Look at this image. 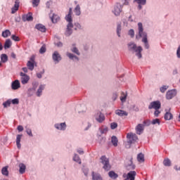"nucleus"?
Returning <instances> with one entry per match:
<instances>
[{"mask_svg":"<svg viewBox=\"0 0 180 180\" xmlns=\"http://www.w3.org/2000/svg\"><path fill=\"white\" fill-rule=\"evenodd\" d=\"M52 58L55 63H58L59 61H61V56H60V53H58V51H55L53 54L52 55Z\"/></svg>","mask_w":180,"mask_h":180,"instance_id":"obj_13","label":"nucleus"},{"mask_svg":"<svg viewBox=\"0 0 180 180\" xmlns=\"http://www.w3.org/2000/svg\"><path fill=\"white\" fill-rule=\"evenodd\" d=\"M11 103H13V105H19V99L18 98H14L11 101Z\"/></svg>","mask_w":180,"mask_h":180,"instance_id":"obj_49","label":"nucleus"},{"mask_svg":"<svg viewBox=\"0 0 180 180\" xmlns=\"http://www.w3.org/2000/svg\"><path fill=\"white\" fill-rule=\"evenodd\" d=\"M37 78H41V73H37Z\"/></svg>","mask_w":180,"mask_h":180,"instance_id":"obj_64","label":"nucleus"},{"mask_svg":"<svg viewBox=\"0 0 180 180\" xmlns=\"http://www.w3.org/2000/svg\"><path fill=\"white\" fill-rule=\"evenodd\" d=\"M127 139L129 144H134V143H137L139 141V137L137 135L131 132L127 134Z\"/></svg>","mask_w":180,"mask_h":180,"instance_id":"obj_4","label":"nucleus"},{"mask_svg":"<svg viewBox=\"0 0 180 180\" xmlns=\"http://www.w3.org/2000/svg\"><path fill=\"white\" fill-rule=\"evenodd\" d=\"M148 109H161V102L158 101L151 102L148 106Z\"/></svg>","mask_w":180,"mask_h":180,"instance_id":"obj_6","label":"nucleus"},{"mask_svg":"<svg viewBox=\"0 0 180 180\" xmlns=\"http://www.w3.org/2000/svg\"><path fill=\"white\" fill-rule=\"evenodd\" d=\"M128 49L129 51H133L137 53V49H139V47H137V45L134 43H129L128 44Z\"/></svg>","mask_w":180,"mask_h":180,"instance_id":"obj_16","label":"nucleus"},{"mask_svg":"<svg viewBox=\"0 0 180 180\" xmlns=\"http://www.w3.org/2000/svg\"><path fill=\"white\" fill-rule=\"evenodd\" d=\"M160 113H161V111H159V109L155 110L154 115H155V117H158Z\"/></svg>","mask_w":180,"mask_h":180,"instance_id":"obj_52","label":"nucleus"},{"mask_svg":"<svg viewBox=\"0 0 180 180\" xmlns=\"http://www.w3.org/2000/svg\"><path fill=\"white\" fill-rule=\"evenodd\" d=\"M137 160L139 162H144V155L143 153H139L137 155Z\"/></svg>","mask_w":180,"mask_h":180,"instance_id":"obj_30","label":"nucleus"},{"mask_svg":"<svg viewBox=\"0 0 180 180\" xmlns=\"http://www.w3.org/2000/svg\"><path fill=\"white\" fill-rule=\"evenodd\" d=\"M176 56L178 58H180V45L179 46L177 51H176Z\"/></svg>","mask_w":180,"mask_h":180,"instance_id":"obj_56","label":"nucleus"},{"mask_svg":"<svg viewBox=\"0 0 180 180\" xmlns=\"http://www.w3.org/2000/svg\"><path fill=\"white\" fill-rule=\"evenodd\" d=\"M168 88H169V86L164 85L160 88V92H162V94H165V91H167V89H168Z\"/></svg>","mask_w":180,"mask_h":180,"instance_id":"obj_38","label":"nucleus"},{"mask_svg":"<svg viewBox=\"0 0 180 180\" xmlns=\"http://www.w3.org/2000/svg\"><path fill=\"white\" fill-rule=\"evenodd\" d=\"M176 95V90L175 89L169 90L166 93V99H168V100L172 99V98H174V96H175Z\"/></svg>","mask_w":180,"mask_h":180,"instance_id":"obj_8","label":"nucleus"},{"mask_svg":"<svg viewBox=\"0 0 180 180\" xmlns=\"http://www.w3.org/2000/svg\"><path fill=\"white\" fill-rule=\"evenodd\" d=\"M115 16H119L122 13V5L120 4H117L114 7V11H112Z\"/></svg>","mask_w":180,"mask_h":180,"instance_id":"obj_7","label":"nucleus"},{"mask_svg":"<svg viewBox=\"0 0 180 180\" xmlns=\"http://www.w3.org/2000/svg\"><path fill=\"white\" fill-rule=\"evenodd\" d=\"M95 117L98 123H102L105 120V115L102 112H97Z\"/></svg>","mask_w":180,"mask_h":180,"instance_id":"obj_11","label":"nucleus"},{"mask_svg":"<svg viewBox=\"0 0 180 180\" xmlns=\"http://www.w3.org/2000/svg\"><path fill=\"white\" fill-rule=\"evenodd\" d=\"M135 1L137 2L139 5H146L147 0H135Z\"/></svg>","mask_w":180,"mask_h":180,"instance_id":"obj_42","label":"nucleus"},{"mask_svg":"<svg viewBox=\"0 0 180 180\" xmlns=\"http://www.w3.org/2000/svg\"><path fill=\"white\" fill-rule=\"evenodd\" d=\"M117 127V123L116 122H112L110 124V128L112 129V130H115V129H116Z\"/></svg>","mask_w":180,"mask_h":180,"instance_id":"obj_48","label":"nucleus"},{"mask_svg":"<svg viewBox=\"0 0 180 180\" xmlns=\"http://www.w3.org/2000/svg\"><path fill=\"white\" fill-rule=\"evenodd\" d=\"M143 124L144 126H150V124H151V122H150V120H147L143 121Z\"/></svg>","mask_w":180,"mask_h":180,"instance_id":"obj_53","label":"nucleus"},{"mask_svg":"<svg viewBox=\"0 0 180 180\" xmlns=\"http://www.w3.org/2000/svg\"><path fill=\"white\" fill-rule=\"evenodd\" d=\"M11 88L14 91L16 89H19V88H20V82H19V80L16 79L13 81L11 84Z\"/></svg>","mask_w":180,"mask_h":180,"instance_id":"obj_14","label":"nucleus"},{"mask_svg":"<svg viewBox=\"0 0 180 180\" xmlns=\"http://www.w3.org/2000/svg\"><path fill=\"white\" fill-rule=\"evenodd\" d=\"M19 172L20 174H25V171H26V165H25V164L23 163H20L19 165Z\"/></svg>","mask_w":180,"mask_h":180,"instance_id":"obj_21","label":"nucleus"},{"mask_svg":"<svg viewBox=\"0 0 180 180\" xmlns=\"http://www.w3.org/2000/svg\"><path fill=\"white\" fill-rule=\"evenodd\" d=\"M40 54H43L46 53V45H43L41 49H39Z\"/></svg>","mask_w":180,"mask_h":180,"instance_id":"obj_44","label":"nucleus"},{"mask_svg":"<svg viewBox=\"0 0 180 180\" xmlns=\"http://www.w3.org/2000/svg\"><path fill=\"white\" fill-rule=\"evenodd\" d=\"M165 167H171V160L168 158L165 159L163 161Z\"/></svg>","mask_w":180,"mask_h":180,"instance_id":"obj_36","label":"nucleus"},{"mask_svg":"<svg viewBox=\"0 0 180 180\" xmlns=\"http://www.w3.org/2000/svg\"><path fill=\"white\" fill-rule=\"evenodd\" d=\"M144 130V125L143 124H139L136 127V134H141Z\"/></svg>","mask_w":180,"mask_h":180,"instance_id":"obj_15","label":"nucleus"},{"mask_svg":"<svg viewBox=\"0 0 180 180\" xmlns=\"http://www.w3.org/2000/svg\"><path fill=\"white\" fill-rule=\"evenodd\" d=\"M152 124H160V119L156 118L155 120H153Z\"/></svg>","mask_w":180,"mask_h":180,"instance_id":"obj_50","label":"nucleus"},{"mask_svg":"<svg viewBox=\"0 0 180 180\" xmlns=\"http://www.w3.org/2000/svg\"><path fill=\"white\" fill-rule=\"evenodd\" d=\"M30 77L29 76H24L23 77H21V83L23 85H25V84H27L29 82Z\"/></svg>","mask_w":180,"mask_h":180,"instance_id":"obj_26","label":"nucleus"},{"mask_svg":"<svg viewBox=\"0 0 180 180\" xmlns=\"http://www.w3.org/2000/svg\"><path fill=\"white\" fill-rule=\"evenodd\" d=\"M75 26H76V27L75 28V30H77V29H81V25H79V23H75Z\"/></svg>","mask_w":180,"mask_h":180,"instance_id":"obj_57","label":"nucleus"},{"mask_svg":"<svg viewBox=\"0 0 180 180\" xmlns=\"http://www.w3.org/2000/svg\"><path fill=\"white\" fill-rule=\"evenodd\" d=\"M126 168L130 171L131 169H134L136 165H133V158H131L129 160H127Z\"/></svg>","mask_w":180,"mask_h":180,"instance_id":"obj_9","label":"nucleus"},{"mask_svg":"<svg viewBox=\"0 0 180 180\" xmlns=\"http://www.w3.org/2000/svg\"><path fill=\"white\" fill-rule=\"evenodd\" d=\"M141 51H143V48L138 46L136 56L139 58H141Z\"/></svg>","mask_w":180,"mask_h":180,"instance_id":"obj_37","label":"nucleus"},{"mask_svg":"<svg viewBox=\"0 0 180 180\" xmlns=\"http://www.w3.org/2000/svg\"><path fill=\"white\" fill-rule=\"evenodd\" d=\"M11 39L12 40H14V41H20V38L16 35H12Z\"/></svg>","mask_w":180,"mask_h":180,"instance_id":"obj_45","label":"nucleus"},{"mask_svg":"<svg viewBox=\"0 0 180 180\" xmlns=\"http://www.w3.org/2000/svg\"><path fill=\"white\" fill-rule=\"evenodd\" d=\"M27 67L30 70V71H33V70H34V63L32 61H28L27 63Z\"/></svg>","mask_w":180,"mask_h":180,"instance_id":"obj_25","label":"nucleus"},{"mask_svg":"<svg viewBox=\"0 0 180 180\" xmlns=\"http://www.w3.org/2000/svg\"><path fill=\"white\" fill-rule=\"evenodd\" d=\"M138 29L139 37H142V42L144 43L145 49H150L148 39H147V33L143 32V24L141 22L138 23Z\"/></svg>","mask_w":180,"mask_h":180,"instance_id":"obj_2","label":"nucleus"},{"mask_svg":"<svg viewBox=\"0 0 180 180\" xmlns=\"http://www.w3.org/2000/svg\"><path fill=\"white\" fill-rule=\"evenodd\" d=\"M72 53H75L77 56H79V51H78V49L77 47L74 46L72 49Z\"/></svg>","mask_w":180,"mask_h":180,"instance_id":"obj_47","label":"nucleus"},{"mask_svg":"<svg viewBox=\"0 0 180 180\" xmlns=\"http://www.w3.org/2000/svg\"><path fill=\"white\" fill-rule=\"evenodd\" d=\"M1 63H6L8 61V56L5 53L1 55Z\"/></svg>","mask_w":180,"mask_h":180,"instance_id":"obj_35","label":"nucleus"},{"mask_svg":"<svg viewBox=\"0 0 180 180\" xmlns=\"http://www.w3.org/2000/svg\"><path fill=\"white\" fill-rule=\"evenodd\" d=\"M127 98V95H125V96H121V97H120V101H121V102H126Z\"/></svg>","mask_w":180,"mask_h":180,"instance_id":"obj_55","label":"nucleus"},{"mask_svg":"<svg viewBox=\"0 0 180 180\" xmlns=\"http://www.w3.org/2000/svg\"><path fill=\"white\" fill-rule=\"evenodd\" d=\"M91 176L93 180H102V176L98 173H95L93 172Z\"/></svg>","mask_w":180,"mask_h":180,"instance_id":"obj_19","label":"nucleus"},{"mask_svg":"<svg viewBox=\"0 0 180 180\" xmlns=\"http://www.w3.org/2000/svg\"><path fill=\"white\" fill-rule=\"evenodd\" d=\"M11 57H12V58H16V54H15V53H12Z\"/></svg>","mask_w":180,"mask_h":180,"instance_id":"obj_61","label":"nucleus"},{"mask_svg":"<svg viewBox=\"0 0 180 180\" xmlns=\"http://www.w3.org/2000/svg\"><path fill=\"white\" fill-rule=\"evenodd\" d=\"M111 142L114 147H117V143H119V141L117 140V137L116 136H112L111 139Z\"/></svg>","mask_w":180,"mask_h":180,"instance_id":"obj_28","label":"nucleus"},{"mask_svg":"<svg viewBox=\"0 0 180 180\" xmlns=\"http://www.w3.org/2000/svg\"><path fill=\"white\" fill-rule=\"evenodd\" d=\"M56 129H58V130H65V127H67V125L65 124V122L60 123V124H56L55 125Z\"/></svg>","mask_w":180,"mask_h":180,"instance_id":"obj_18","label":"nucleus"},{"mask_svg":"<svg viewBox=\"0 0 180 180\" xmlns=\"http://www.w3.org/2000/svg\"><path fill=\"white\" fill-rule=\"evenodd\" d=\"M1 174H3V175H5L6 176H8L9 175V172L8 171V167H4L2 168Z\"/></svg>","mask_w":180,"mask_h":180,"instance_id":"obj_31","label":"nucleus"},{"mask_svg":"<svg viewBox=\"0 0 180 180\" xmlns=\"http://www.w3.org/2000/svg\"><path fill=\"white\" fill-rule=\"evenodd\" d=\"M20 75L21 78H22L23 77H26L27 75H26V74H25V73L21 72Z\"/></svg>","mask_w":180,"mask_h":180,"instance_id":"obj_60","label":"nucleus"},{"mask_svg":"<svg viewBox=\"0 0 180 180\" xmlns=\"http://www.w3.org/2000/svg\"><path fill=\"white\" fill-rule=\"evenodd\" d=\"M36 29H37V30H39V32H42L43 33H44V32H46V26L41 25V24H37L35 26Z\"/></svg>","mask_w":180,"mask_h":180,"instance_id":"obj_20","label":"nucleus"},{"mask_svg":"<svg viewBox=\"0 0 180 180\" xmlns=\"http://www.w3.org/2000/svg\"><path fill=\"white\" fill-rule=\"evenodd\" d=\"M2 36L4 38L9 37V36H11V31H9V30H6L2 32Z\"/></svg>","mask_w":180,"mask_h":180,"instance_id":"obj_34","label":"nucleus"},{"mask_svg":"<svg viewBox=\"0 0 180 180\" xmlns=\"http://www.w3.org/2000/svg\"><path fill=\"white\" fill-rule=\"evenodd\" d=\"M23 22H32L33 20V14L32 13H28L22 18Z\"/></svg>","mask_w":180,"mask_h":180,"instance_id":"obj_10","label":"nucleus"},{"mask_svg":"<svg viewBox=\"0 0 180 180\" xmlns=\"http://www.w3.org/2000/svg\"><path fill=\"white\" fill-rule=\"evenodd\" d=\"M29 61H31V63H34V57H32V58H30V60H29Z\"/></svg>","mask_w":180,"mask_h":180,"instance_id":"obj_63","label":"nucleus"},{"mask_svg":"<svg viewBox=\"0 0 180 180\" xmlns=\"http://www.w3.org/2000/svg\"><path fill=\"white\" fill-rule=\"evenodd\" d=\"M101 164H103V169H105V171H110L111 166L110 164L109 163V159L106 158V156L103 155L101 156Z\"/></svg>","mask_w":180,"mask_h":180,"instance_id":"obj_3","label":"nucleus"},{"mask_svg":"<svg viewBox=\"0 0 180 180\" xmlns=\"http://www.w3.org/2000/svg\"><path fill=\"white\" fill-rule=\"evenodd\" d=\"M26 133L29 134L31 137H33V134L32 133V129L27 128Z\"/></svg>","mask_w":180,"mask_h":180,"instance_id":"obj_51","label":"nucleus"},{"mask_svg":"<svg viewBox=\"0 0 180 180\" xmlns=\"http://www.w3.org/2000/svg\"><path fill=\"white\" fill-rule=\"evenodd\" d=\"M18 131H23V126L19 125L18 127Z\"/></svg>","mask_w":180,"mask_h":180,"instance_id":"obj_58","label":"nucleus"},{"mask_svg":"<svg viewBox=\"0 0 180 180\" xmlns=\"http://www.w3.org/2000/svg\"><path fill=\"white\" fill-rule=\"evenodd\" d=\"M20 5V1L19 0H15L14 6L11 8V13H16L17 11L19 10Z\"/></svg>","mask_w":180,"mask_h":180,"instance_id":"obj_12","label":"nucleus"},{"mask_svg":"<svg viewBox=\"0 0 180 180\" xmlns=\"http://www.w3.org/2000/svg\"><path fill=\"white\" fill-rule=\"evenodd\" d=\"M115 114L117 115L118 116H127L129 115L127 112L122 110H115Z\"/></svg>","mask_w":180,"mask_h":180,"instance_id":"obj_17","label":"nucleus"},{"mask_svg":"<svg viewBox=\"0 0 180 180\" xmlns=\"http://www.w3.org/2000/svg\"><path fill=\"white\" fill-rule=\"evenodd\" d=\"M39 4H40V0H32V6L34 8L39 6Z\"/></svg>","mask_w":180,"mask_h":180,"instance_id":"obj_40","label":"nucleus"},{"mask_svg":"<svg viewBox=\"0 0 180 180\" xmlns=\"http://www.w3.org/2000/svg\"><path fill=\"white\" fill-rule=\"evenodd\" d=\"M136 175V171H131L128 174H124L122 176L124 178V180H134Z\"/></svg>","mask_w":180,"mask_h":180,"instance_id":"obj_5","label":"nucleus"},{"mask_svg":"<svg viewBox=\"0 0 180 180\" xmlns=\"http://www.w3.org/2000/svg\"><path fill=\"white\" fill-rule=\"evenodd\" d=\"M129 35L131 36V37H134V30H130L129 31Z\"/></svg>","mask_w":180,"mask_h":180,"instance_id":"obj_54","label":"nucleus"},{"mask_svg":"<svg viewBox=\"0 0 180 180\" xmlns=\"http://www.w3.org/2000/svg\"><path fill=\"white\" fill-rule=\"evenodd\" d=\"M173 117V115L171 112H167L165 115V119L166 120H171Z\"/></svg>","mask_w":180,"mask_h":180,"instance_id":"obj_29","label":"nucleus"},{"mask_svg":"<svg viewBox=\"0 0 180 180\" xmlns=\"http://www.w3.org/2000/svg\"><path fill=\"white\" fill-rule=\"evenodd\" d=\"M22 71H24V72H27V68H22Z\"/></svg>","mask_w":180,"mask_h":180,"instance_id":"obj_62","label":"nucleus"},{"mask_svg":"<svg viewBox=\"0 0 180 180\" xmlns=\"http://www.w3.org/2000/svg\"><path fill=\"white\" fill-rule=\"evenodd\" d=\"M72 8H70L68 15H66L65 20L67 22H68V26H67V30L65 32L66 36H71L72 34V27H74V25H72Z\"/></svg>","mask_w":180,"mask_h":180,"instance_id":"obj_1","label":"nucleus"},{"mask_svg":"<svg viewBox=\"0 0 180 180\" xmlns=\"http://www.w3.org/2000/svg\"><path fill=\"white\" fill-rule=\"evenodd\" d=\"M11 101L8 100L5 103H3L4 108H8V106H11Z\"/></svg>","mask_w":180,"mask_h":180,"instance_id":"obj_46","label":"nucleus"},{"mask_svg":"<svg viewBox=\"0 0 180 180\" xmlns=\"http://www.w3.org/2000/svg\"><path fill=\"white\" fill-rule=\"evenodd\" d=\"M51 19L53 23H57L60 20V17L57 15H53Z\"/></svg>","mask_w":180,"mask_h":180,"instance_id":"obj_32","label":"nucleus"},{"mask_svg":"<svg viewBox=\"0 0 180 180\" xmlns=\"http://www.w3.org/2000/svg\"><path fill=\"white\" fill-rule=\"evenodd\" d=\"M122 31V25H118L117 27V34L118 37H120V32Z\"/></svg>","mask_w":180,"mask_h":180,"instance_id":"obj_41","label":"nucleus"},{"mask_svg":"<svg viewBox=\"0 0 180 180\" xmlns=\"http://www.w3.org/2000/svg\"><path fill=\"white\" fill-rule=\"evenodd\" d=\"M11 46H12V41H11V39L6 40L4 44L5 50H7V49H11Z\"/></svg>","mask_w":180,"mask_h":180,"instance_id":"obj_22","label":"nucleus"},{"mask_svg":"<svg viewBox=\"0 0 180 180\" xmlns=\"http://www.w3.org/2000/svg\"><path fill=\"white\" fill-rule=\"evenodd\" d=\"M44 89V85L41 84L37 91V96H41V92H43V90Z\"/></svg>","mask_w":180,"mask_h":180,"instance_id":"obj_23","label":"nucleus"},{"mask_svg":"<svg viewBox=\"0 0 180 180\" xmlns=\"http://www.w3.org/2000/svg\"><path fill=\"white\" fill-rule=\"evenodd\" d=\"M56 46H58V47H63V43H61V42H58V43L56 44Z\"/></svg>","mask_w":180,"mask_h":180,"instance_id":"obj_59","label":"nucleus"},{"mask_svg":"<svg viewBox=\"0 0 180 180\" xmlns=\"http://www.w3.org/2000/svg\"><path fill=\"white\" fill-rule=\"evenodd\" d=\"M21 139H22V135H20V134L17 135L16 144H17L18 148H20V147H21V145H20Z\"/></svg>","mask_w":180,"mask_h":180,"instance_id":"obj_24","label":"nucleus"},{"mask_svg":"<svg viewBox=\"0 0 180 180\" xmlns=\"http://www.w3.org/2000/svg\"><path fill=\"white\" fill-rule=\"evenodd\" d=\"M67 56H68V57H69V58H70L71 60H72L73 58H75L76 60H78V57L74 56V54H72V53H67Z\"/></svg>","mask_w":180,"mask_h":180,"instance_id":"obj_43","label":"nucleus"},{"mask_svg":"<svg viewBox=\"0 0 180 180\" xmlns=\"http://www.w3.org/2000/svg\"><path fill=\"white\" fill-rule=\"evenodd\" d=\"M75 13L77 16H79L81 15V7H79V5H77L75 8Z\"/></svg>","mask_w":180,"mask_h":180,"instance_id":"obj_33","label":"nucleus"},{"mask_svg":"<svg viewBox=\"0 0 180 180\" xmlns=\"http://www.w3.org/2000/svg\"><path fill=\"white\" fill-rule=\"evenodd\" d=\"M108 175L110 178H112V179H116L117 176H119V175H117V174L115 173L113 171L109 172Z\"/></svg>","mask_w":180,"mask_h":180,"instance_id":"obj_27","label":"nucleus"},{"mask_svg":"<svg viewBox=\"0 0 180 180\" xmlns=\"http://www.w3.org/2000/svg\"><path fill=\"white\" fill-rule=\"evenodd\" d=\"M73 160L76 162H78V164H81V159L79 158V156H78V155H75Z\"/></svg>","mask_w":180,"mask_h":180,"instance_id":"obj_39","label":"nucleus"}]
</instances>
